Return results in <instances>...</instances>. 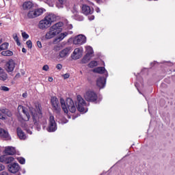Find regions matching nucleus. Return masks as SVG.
Masks as SVG:
<instances>
[{
    "mask_svg": "<svg viewBox=\"0 0 175 175\" xmlns=\"http://www.w3.org/2000/svg\"><path fill=\"white\" fill-rule=\"evenodd\" d=\"M5 66L7 72H13V70H14V68H16V63L14 62V60L10 59Z\"/></svg>",
    "mask_w": 175,
    "mask_h": 175,
    "instance_id": "13",
    "label": "nucleus"
},
{
    "mask_svg": "<svg viewBox=\"0 0 175 175\" xmlns=\"http://www.w3.org/2000/svg\"><path fill=\"white\" fill-rule=\"evenodd\" d=\"M1 175H9V174L7 172H3L1 173Z\"/></svg>",
    "mask_w": 175,
    "mask_h": 175,
    "instance_id": "48",
    "label": "nucleus"
},
{
    "mask_svg": "<svg viewBox=\"0 0 175 175\" xmlns=\"http://www.w3.org/2000/svg\"><path fill=\"white\" fill-rule=\"evenodd\" d=\"M89 68H94V66H98V62L96 61H92L88 64Z\"/></svg>",
    "mask_w": 175,
    "mask_h": 175,
    "instance_id": "31",
    "label": "nucleus"
},
{
    "mask_svg": "<svg viewBox=\"0 0 175 175\" xmlns=\"http://www.w3.org/2000/svg\"><path fill=\"white\" fill-rule=\"evenodd\" d=\"M7 79H8V75L6 74V72H5V71H3L0 74V80H2V81H5Z\"/></svg>",
    "mask_w": 175,
    "mask_h": 175,
    "instance_id": "28",
    "label": "nucleus"
},
{
    "mask_svg": "<svg viewBox=\"0 0 175 175\" xmlns=\"http://www.w3.org/2000/svg\"><path fill=\"white\" fill-rule=\"evenodd\" d=\"M26 44L28 49H32V42L31 41V40H27Z\"/></svg>",
    "mask_w": 175,
    "mask_h": 175,
    "instance_id": "35",
    "label": "nucleus"
},
{
    "mask_svg": "<svg viewBox=\"0 0 175 175\" xmlns=\"http://www.w3.org/2000/svg\"><path fill=\"white\" fill-rule=\"evenodd\" d=\"M8 170L10 172V173H13L14 174L15 173H17L18 170H20V165L17 163L10 164L8 165Z\"/></svg>",
    "mask_w": 175,
    "mask_h": 175,
    "instance_id": "12",
    "label": "nucleus"
},
{
    "mask_svg": "<svg viewBox=\"0 0 175 175\" xmlns=\"http://www.w3.org/2000/svg\"><path fill=\"white\" fill-rule=\"evenodd\" d=\"M27 96H28V94H27V92H25L23 94V98H27Z\"/></svg>",
    "mask_w": 175,
    "mask_h": 175,
    "instance_id": "50",
    "label": "nucleus"
},
{
    "mask_svg": "<svg viewBox=\"0 0 175 175\" xmlns=\"http://www.w3.org/2000/svg\"><path fill=\"white\" fill-rule=\"evenodd\" d=\"M0 120H5V117L0 113Z\"/></svg>",
    "mask_w": 175,
    "mask_h": 175,
    "instance_id": "51",
    "label": "nucleus"
},
{
    "mask_svg": "<svg viewBox=\"0 0 175 175\" xmlns=\"http://www.w3.org/2000/svg\"><path fill=\"white\" fill-rule=\"evenodd\" d=\"M8 47H9V43L4 42L0 46V51H2V50H7Z\"/></svg>",
    "mask_w": 175,
    "mask_h": 175,
    "instance_id": "29",
    "label": "nucleus"
},
{
    "mask_svg": "<svg viewBox=\"0 0 175 175\" xmlns=\"http://www.w3.org/2000/svg\"><path fill=\"white\" fill-rule=\"evenodd\" d=\"M96 84L99 88H104L105 85H106V78L99 77L96 81Z\"/></svg>",
    "mask_w": 175,
    "mask_h": 175,
    "instance_id": "15",
    "label": "nucleus"
},
{
    "mask_svg": "<svg viewBox=\"0 0 175 175\" xmlns=\"http://www.w3.org/2000/svg\"><path fill=\"white\" fill-rule=\"evenodd\" d=\"M6 155H3V156H1V157H0V162H1V163H6Z\"/></svg>",
    "mask_w": 175,
    "mask_h": 175,
    "instance_id": "34",
    "label": "nucleus"
},
{
    "mask_svg": "<svg viewBox=\"0 0 175 175\" xmlns=\"http://www.w3.org/2000/svg\"><path fill=\"white\" fill-rule=\"evenodd\" d=\"M82 13L83 14H85V16H88V14H92V10H91V8L87 5H83L82 6Z\"/></svg>",
    "mask_w": 175,
    "mask_h": 175,
    "instance_id": "17",
    "label": "nucleus"
},
{
    "mask_svg": "<svg viewBox=\"0 0 175 175\" xmlns=\"http://www.w3.org/2000/svg\"><path fill=\"white\" fill-rule=\"evenodd\" d=\"M21 77V74H20V72H18L15 76V79H20Z\"/></svg>",
    "mask_w": 175,
    "mask_h": 175,
    "instance_id": "47",
    "label": "nucleus"
},
{
    "mask_svg": "<svg viewBox=\"0 0 175 175\" xmlns=\"http://www.w3.org/2000/svg\"><path fill=\"white\" fill-rule=\"evenodd\" d=\"M0 90H1V91L8 92V91H9V88H8V87H6V86H1V87L0 88Z\"/></svg>",
    "mask_w": 175,
    "mask_h": 175,
    "instance_id": "39",
    "label": "nucleus"
},
{
    "mask_svg": "<svg viewBox=\"0 0 175 175\" xmlns=\"http://www.w3.org/2000/svg\"><path fill=\"white\" fill-rule=\"evenodd\" d=\"M56 20L57 16L55 14H49L39 22L38 27L40 29H47V28L51 26L52 23H54Z\"/></svg>",
    "mask_w": 175,
    "mask_h": 175,
    "instance_id": "2",
    "label": "nucleus"
},
{
    "mask_svg": "<svg viewBox=\"0 0 175 175\" xmlns=\"http://www.w3.org/2000/svg\"><path fill=\"white\" fill-rule=\"evenodd\" d=\"M57 69H58V70H61L62 69V64H59L56 66Z\"/></svg>",
    "mask_w": 175,
    "mask_h": 175,
    "instance_id": "43",
    "label": "nucleus"
},
{
    "mask_svg": "<svg viewBox=\"0 0 175 175\" xmlns=\"http://www.w3.org/2000/svg\"><path fill=\"white\" fill-rule=\"evenodd\" d=\"M96 2L98 3H99V2H100V0H96Z\"/></svg>",
    "mask_w": 175,
    "mask_h": 175,
    "instance_id": "58",
    "label": "nucleus"
},
{
    "mask_svg": "<svg viewBox=\"0 0 175 175\" xmlns=\"http://www.w3.org/2000/svg\"><path fill=\"white\" fill-rule=\"evenodd\" d=\"M64 79H69L70 77V75L69 73H66L62 75Z\"/></svg>",
    "mask_w": 175,
    "mask_h": 175,
    "instance_id": "40",
    "label": "nucleus"
},
{
    "mask_svg": "<svg viewBox=\"0 0 175 175\" xmlns=\"http://www.w3.org/2000/svg\"><path fill=\"white\" fill-rule=\"evenodd\" d=\"M62 27H64V23L62 22H59L53 25L50 27V31L46 33L45 36L46 39H52V38H54V36L62 32Z\"/></svg>",
    "mask_w": 175,
    "mask_h": 175,
    "instance_id": "4",
    "label": "nucleus"
},
{
    "mask_svg": "<svg viewBox=\"0 0 175 175\" xmlns=\"http://www.w3.org/2000/svg\"><path fill=\"white\" fill-rule=\"evenodd\" d=\"M1 55H4V57H12L13 52L11 51H3L1 52Z\"/></svg>",
    "mask_w": 175,
    "mask_h": 175,
    "instance_id": "26",
    "label": "nucleus"
},
{
    "mask_svg": "<svg viewBox=\"0 0 175 175\" xmlns=\"http://www.w3.org/2000/svg\"><path fill=\"white\" fill-rule=\"evenodd\" d=\"M0 111L3 114H5L6 111H8V109H1Z\"/></svg>",
    "mask_w": 175,
    "mask_h": 175,
    "instance_id": "45",
    "label": "nucleus"
},
{
    "mask_svg": "<svg viewBox=\"0 0 175 175\" xmlns=\"http://www.w3.org/2000/svg\"><path fill=\"white\" fill-rule=\"evenodd\" d=\"M90 20H94V16H91V18H90Z\"/></svg>",
    "mask_w": 175,
    "mask_h": 175,
    "instance_id": "57",
    "label": "nucleus"
},
{
    "mask_svg": "<svg viewBox=\"0 0 175 175\" xmlns=\"http://www.w3.org/2000/svg\"><path fill=\"white\" fill-rule=\"evenodd\" d=\"M70 49L69 48H66L59 52V58H65L69 55V52Z\"/></svg>",
    "mask_w": 175,
    "mask_h": 175,
    "instance_id": "18",
    "label": "nucleus"
},
{
    "mask_svg": "<svg viewBox=\"0 0 175 175\" xmlns=\"http://www.w3.org/2000/svg\"><path fill=\"white\" fill-rule=\"evenodd\" d=\"M92 58L89 54H86L81 60L82 64H88V62Z\"/></svg>",
    "mask_w": 175,
    "mask_h": 175,
    "instance_id": "25",
    "label": "nucleus"
},
{
    "mask_svg": "<svg viewBox=\"0 0 175 175\" xmlns=\"http://www.w3.org/2000/svg\"><path fill=\"white\" fill-rule=\"evenodd\" d=\"M86 54H88L89 56L92 57V55L94 54V50L92 49V47L91 46L86 47Z\"/></svg>",
    "mask_w": 175,
    "mask_h": 175,
    "instance_id": "27",
    "label": "nucleus"
},
{
    "mask_svg": "<svg viewBox=\"0 0 175 175\" xmlns=\"http://www.w3.org/2000/svg\"><path fill=\"white\" fill-rule=\"evenodd\" d=\"M2 170H5V165L0 164V172H2Z\"/></svg>",
    "mask_w": 175,
    "mask_h": 175,
    "instance_id": "46",
    "label": "nucleus"
},
{
    "mask_svg": "<svg viewBox=\"0 0 175 175\" xmlns=\"http://www.w3.org/2000/svg\"><path fill=\"white\" fill-rule=\"evenodd\" d=\"M5 114V116H8V117H12V112H10V111H9V109H7Z\"/></svg>",
    "mask_w": 175,
    "mask_h": 175,
    "instance_id": "41",
    "label": "nucleus"
},
{
    "mask_svg": "<svg viewBox=\"0 0 175 175\" xmlns=\"http://www.w3.org/2000/svg\"><path fill=\"white\" fill-rule=\"evenodd\" d=\"M29 111L31 114L34 125L36 126L37 131H40V124H42V118L43 113H42V106L39 104L36 105V108L29 107Z\"/></svg>",
    "mask_w": 175,
    "mask_h": 175,
    "instance_id": "1",
    "label": "nucleus"
},
{
    "mask_svg": "<svg viewBox=\"0 0 175 175\" xmlns=\"http://www.w3.org/2000/svg\"><path fill=\"white\" fill-rule=\"evenodd\" d=\"M66 36H68V33L67 32L62 33L55 39V40H57V42H61V40H63L64 38H66Z\"/></svg>",
    "mask_w": 175,
    "mask_h": 175,
    "instance_id": "24",
    "label": "nucleus"
},
{
    "mask_svg": "<svg viewBox=\"0 0 175 175\" xmlns=\"http://www.w3.org/2000/svg\"><path fill=\"white\" fill-rule=\"evenodd\" d=\"M22 51H23V53H27V49H26L25 48H23V49H22Z\"/></svg>",
    "mask_w": 175,
    "mask_h": 175,
    "instance_id": "55",
    "label": "nucleus"
},
{
    "mask_svg": "<svg viewBox=\"0 0 175 175\" xmlns=\"http://www.w3.org/2000/svg\"><path fill=\"white\" fill-rule=\"evenodd\" d=\"M65 103V100L64 98H60V105L64 113H68V109L70 111V113L76 112V106H75V103L72 98H68L66 99Z\"/></svg>",
    "mask_w": 175,
    "mask_h": 175,
    "instance_id": "3",
    "label": "nucleus"
},
{
    "mask_svg": "<svg viewBox=\"0 0 175 175\" xmlns=\"http://www.w3.org/2000/svg\"><path fill=\"white\" fill-rule=\"evenodd\" d=\"M18 161L19 163H21V165H24V163H25V159H24L23 157L18 158Z\"/></svg>",
    "mask_w": 175,
    "mask_h": 175,
    "instance_id": "36",
    "label": "nucleus"
},
{
    "mask_svg": "<svg viewBox=\"0 0 175 175\" xmlns=\"http://www.w3.org/2000/svg\"><path fill=\"white\" fill-rule=\"evenodd\" d=\"M105 70H106L105 67H98L94 68L93 70V72H94L95 73H100V75H102L103 73H105Z\"/></svg>",
    "mask_w": 175,
    "mask_h": 175,
    "instance_id": "23",
    "label": "nucleus"
},
{
    "mask_svg": "<svg viewBox=\"0 0 175 175\" xmlns=\"http://www.w3.org/2000/svg\"><path fill=\"white\" fill-rule=\"evenodd\" d=\"M22 36L23 39H28V38H29V36L25 32L22 33Z\"/></svg>",
    "mask_w": 175,
    "mask_h": 175,
    "instance_id": "38",
    "label": "nucleus"
},
{
    "mask_svg": "<svg viewBox=\"0 0 175 175\" xmlns=\"http://www.w3.org/2000/svg\"><path fill=\"white\" fill-rule=\"evenodd\" d=\"M72 59H80L81 58V51H80L79 48H77L75 49L72 55Z\"/></svg>",
    "mask_w": 175,
    "mask_h": 175,
    "instance_id": "14",
    "label": "nucleus"
},
{
    "mask_svg": "<svg viewBox=\"0 0 175 175\" xmlns=\"http://www.w3.org/2000/svg\"><path fill=\"white\" fill-rule=\"evenodd\" d=\"M48 81H50V82L53 81V77H49L48 78Z\"/></svg>",
    "mask_w": 175,
    "mask_h": 175,
    "instance_id": "53",
    "label": "nucleus"
},
{
    "mask_svg": "<svg viewBox=\"0 0 175 175\" xmlns=\"http://www.w3.org/2000/svg\"><path fill=\"white\" fill-rule=\"evenodd\" d=\"M33 6V4L31 1H26L23 3V10H29Z\"/></svg>",
    "mask_w": 175,
    "mask_h": 175,
    "instance_id": "21",
    "label": "nucleus"
},
{
    "mask_svg": "<svg viewBox=\"0 0 175 175\" xmlns=\"http://www.w3.org/2000/svg\"><path fill=\"white\" fill-rule=\"evenodd\" d=\"M47 131L48 132H55L57 131V123H55L53 116L49 117V124Z\"/></svg>",
    "mask_w": 175,
    "mask_h": 175,
    "instance_id": "10",
    "label": "nucleus"
},
{
    "mask_svg": "<svg viewBox=\"0 0 175 175\" xmlns=\"http://www.w3.org/2000/svg\"><path fill=\"white\" fill-rule=\"evenodd\" d=\"M3 72V69H2V68L0 67V75Z\"/></svg>",
    "mask_w": 175,
    "mask_h": 175,
    "instance_id": "56",
    "label": "nucleus"
},
{
    "mask_svg": "<svg viewBox=\"0 0 175 175\" xmlns=\"http://www.w3.org/2000/svg\"><path fill=\"white\" fill-rule=\"evenodd\" d=\"M14 40L16 42L18 46H21V43H20V40H18V36L17 34L14 35Z\"/></svg>",
    "mask_w": 175,
    "mask_h": 175,
    "instance_id": "33",
    "label": "nucleus"
},
{
    "mask_svg": "<svg viewBox=\"0 0 175 175\" xmlns=\"http://www.w3.org/2000/svg\"><path fill=\"white\" fill-rule=\"evenodd\" d=\"M23 109H24V106L23 105H19L18 107V114H21V113L23 112Z\"/></svg>",
    "mask_w": 175,
    "mask_h": 175,
    "instance_id": "37",
    "label": "nucleus"
},
{
    "mask_svg": "<svg viewBox=\"0 0 175 175\" xmlns=\"http://www.w3.org/2000/svg\"><path fill=\"white\" fill-rule=\"evenodd\" d=\"M51 103L52 105L53 110L55 113H59L61 111V106L59 105V101L57 97H51Z\"/></svg>",
    "mask_w": 175,
    "mask_h": 175,
    "instance_id": "7",
    "label": "nucleus"
},
{
    "mask_svg": "<svg viewBox=\"0 0 175 175\" xmlns=\"http://www.w3.org/2000/svg\"><path fill=\"white\" fill-rule=\"evenodd\" d=\"M22 113H23L25 117L22 116L21 113L18 114L17 117L19 121H29L31 116L29 115V113H28V109H27L25 107H23V109H22Z\"/></svg>",
    "mask_w": 175,
    "mask_h": 175,
    "instance_id": "9",
    "label": "nucleus"
},
{
    "mask_svg": "<svg viewBox=\"0 0 175 175\" xmlns=\"http://www.w3.org/2000/svg\"><path fill=\"white\" fill-rule=\"evenodd\" d=\"M87 42V38L83 35H79L74 38V44H84Z\"/></svg>",
    "mask_w": 175,
    "mask_h": 175,
    "instance_id": "11",
    "label": "nucleus"
},
{
    "mask_svg": "<svg viewBox=\"0 0 175 175\" xmlns=\"http://www.w3.org/2000/svg\"><path fill=\"white\" fill-rule=\"evenodd\" d=\"M16 131H17V135L19 139H21V140H25L27 139V135H25V134L24 133V131H23L21 128L18 127Z\"/></svg>",
    "mask_w": 175,
    "mask_h": 175,
    "instance_id": "19",
    "label": "nucleus"
},
{
    "mask_svg": "<svg viewBox=\"0 0 175 175\" xmlns=\"http://www.w3.org/2000/svg\"><path fill=\"white\" fill-rule=\"evenodd\" d=\"M13 161H14V158H13V157L6 156L5 163H7V164L12 163V162H13Z\"/></svg>",
    "mask_w": 175,
    "mask_h": 175,
    "instance_id": "30",
    "label": "nucleus"
},
{
    "mask_svg": "<svg viewBox=\"0 0 175 175\" xmlns=\"http://www.w3.org/2000/svg\"><path fill=\"white\" fill-rule=\"evenodd\" d=\"M59 50V46H57L55 47V51H58Z\"/></svg>",
    "mask_w": 175,
    "mask_h": 175,
    "instance_id": "52",
    "label": "nucleus"
},
{
    "mask_svg": "<svg viewBox=\"0 0 175 175\" xmlns=\"http://www.w3.org/2000/svg\"><path fill=\"white\" fill-rule=\"evenodd\" d=\"M65 3H66V0H57L56 3V6L57 8H58V9H62Z\"/></svg>",
    "mask_w": 175,
    "mask_h": 175,
    "instance_id": "22",
    "label": "nucleus"
},
{
    "mask_svg": "<svg viewBox=\"0 0 175 175\" xmlns=\"http://www.w3.org/2000/svg\"><path fill=\"white\" fill-rule=\"evenodd\" d=\"M6 1H9V0H6Z\"/></svg>",
    "mask_w": 175,
    "mask_h": 175,
    "instance_id": "59",
    "label": "nucleus"
},
{
    "mask_svg": "<svg viewBox=\"0 0 175 175\" xmlns=\"http://www.w3.org/2000/svg\"><path fill=\"white\" fill-rule=\"evenodd\" d=\"M77 108L78 111L81 113H87V103L83 97L81 95H78L77 96Z\"/></svg>",
    "mask_w": 175,
    "mask_h": 175,
    "instance_id": "5",
    "label": "nucleus"
},
{
    "mask_svg": "<svg viewBox=\"0 0 175 175\" xmlns=\"http://www.w3.org/2000/svg\"><path fill=\"white\" fill-rule=\"evenodd\" d=\"M49 66L48 65H44L43 67H42V70H45L46 72H47V70H49Z\"/></svg>",
    "mask_w": 175,
    "mask_h": 175,
    "instance_id": "42",
    "label": "nucleus"
},
{
    "mask_svg": "<svg viewBox=\"0 0 175 175\" xmlns=\"http://www.w3.org/2000/svg\"><path fill=\"white\" fill-rule=\"evenodd\" d=\"M0 137L5 139V140H10V135H9V133L4 130L3 129L0 128Z\"/></svg>",
    "mask_w": 175,
    "mask_h": 175,
    "instance_id": "16",
    "label": "nucleus"
},
{
    "mask_svg": "<svg viewBox=\"0 0 175 175\" xmlns=\"http://www.w3.org/2000/svg\"><path fill=\"white\" fill-rule=\"evenodd\" d=\"M45 3H49L51 2V0H44Z\"/></svg>",
    "mask_w": 175,
    "mask_h": 175,
    "instance_id": "54",
    "label": "nucleus"
},
{
    "mask_svg": "<svg viewBox=\"0 0 175 175\" xmlns=\"http://www.w3.org/2000/svg\"><path fill=\"white\" fill-rule=\"evenodd\" d=\"M22 128H24V129L27 131V133L32 135V132L27 128V124L25 123L22 124Z\"/></svg>",
    "mask_w": 175,
    "mask_h": 175,
    "instance_id": "32",
    "label": "nucleus"
},
{
    "mask_svg": "<svg viewBox=\"0 0 175 175\" xmlns=\"http://www.w3.org/2000/svg\"><path fill=\"white\" fill-rule=\"evenodd\" d=\"M37 46L39 49H42V42H40V41H37Z\"/></svg>",
    "mask_w": 175,
    "mask_h": 175,
    "instance_id": "44",
    "label": "nucleus"
},
{
    "mask_svg": "<svg viewBox=\"0 0 175 175\" xmlns=\"http://www.w3.org/2000/svg\"><path fill=\"white\" fill-rule=\"evenodd\" d=\"M85 100L88 102H95L98 99V96L96 92L88 91L84 95Z\"/></svg>",
    "mask_w": 175,
    "mask_h": 175,
    "instance_id": "8",
    "label": "nucleus"
},
{
    "mask_svg": "<svg viewBox=\"0 0 175 175\" xmlns=\"http://www.w3.org/2000/svg\"><path fill=\"white\" fill-rule=\"evenodd\" d=\"M5 152L6 155H14L16 154V149L12 146L5 148Z\"/></svg>",
    "mask_w": 175,
    "mask_h": 175,
    "instance_id": "20",
    "label": "nucleus"
},
{
    "mask_svg": "<svg viewBox=\"0 0 175 175\" xmlns=\"http://www.w3.org/2000/svg\"><path fill=\"white\" fill-rule=\"evenodd\" d=\"M21 73L22 76H24V75H25V71H24V70H21Z\"/></svg>",
    "mask_w": 175,
    "mask_h": 175,
    "instance_id": "49",
    "label": "nucleus"
},
{
    "mask_svg": "<svg viewBox=\"0 0 175 175\" xmlns=\"http://www.w3.org/2000/svg\"><path fill=\"white\" fill-rule=\"evenodd\" d=\"M43 12H44V9L43 8H38L35 10L29 11L27 13V18H36V17L42 16V14H43Z\"/></svg>",
    "mask_w": 175,
    "mask_h": 175,
    "instance_id": "6",
    "label": "nucleus"
}]
</instances>
